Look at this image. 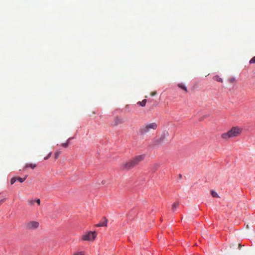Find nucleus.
Returning a JSON list of instances; mask_svg holds the SVG:
<instances>
[{
    "mask_svg": "<svg viewBox=\"0 0 255 255\" xmlns=\"http://www.w3.org/2000/svg\"><path fill=\"white\" fill-rule=\"evenodd\" d=\"M157 127L155 123H148L142 126L139 129V132L142 134H146L151 130H155Z\"/></svg>",
    "mask_w": 255,
    "mask_h": 255,
    "instance_id": "f03ea898",
    "label": "nucleus"
},
{
    "mask_svg": "<svg viewBox=\"0 0 255 255\" xmlns=\"http://www.w3.org/2000/svg\"><path fill=\"white\" fill-rule=\"evenodd\" d=\"M27 177V175L25 176L23 178L18 177L16 178V180H17L19 182L22 183L26 179Z\"/></svg>",
    "mask_w": 255,
    "mask_h": 255,
    "instance_id": "a211bd4d",
    "label": "nucleus"
},
{
    "mask_svg": "<svg viewBox=\"0 0 255 255\" xmlns=\"http://www.w3.org/2000/svg\"><path fill=\"white\" fill-rule=\"evenodd\" d=\"M177 86L179 88H180V89L183 90L184 91H185L186 92H188L187 87L185 86V85L184 84H183V83H179V84H178Z\"/></svg>",
    "mask_w": 255,
    "mask_h": 255,
    "instance_id": "9b49d317",
    "label": "nucleus"
},
{
    "mask_svg": "<svg viewBox=\"0 0 255 255\" xmlns=\"http://www.w3.org/2000/svg\"><path fill=\"white\" fill-rule=\"evenodd\" d=\"M35 202H36L38 205H39L40 204V199H37V200H35Z\"/></svg>",
    "mask_w": 255,
    "mask_h": 255,
    "instance_id": "bb28decb",
    "label": "nucleus"
},
{
    "mask_svg": "<svg viewBox=\"0 0 255 255\" xmlns=\"http://www.w3.org/2000/svg\"><path fill=\"white\" fill-rule=\"evenodd\" d=\"M211 194H212V196L213 197H219V196L217 194V193L214 191H211Z\"/></svg>",
    "mask_w": 255,
    "mask_h": 255,
    "instance_id": "6ab92c4d",
    "label": "nucleus"
},
{
    "mask_svg": "<svg viewBox=\"0 0 255 255\" xmlns=\"http://www.w3.org/2000/svg\"><path fill=\"white\" fill-rule=\"evenodd\" d=\"M135 166L132 159L128 162L123 163L121 165V168L124 170H128Z\"/></svg>",
    "mask_w": 255,
    "mask_h": 255,
    "instance_id": "20e7f679",
    "label": "nucleus"
},
{
    "mask_svg": "<svg viewBox=\"0 0 255 255\" xmlns=\"http://www.w3.org/2000/svg\"><path fill=\"white\" fill-rule=\"evenodd\" d=\"M108 219L106 217H103L100 221V223L97 224L96 227H107L108 223Z\"/></svg>",
    "mask_w": 255,
    "mask_h": 255,
    "instance_id": "0eeeda50",
    "label": "nucleus"
},
{
    "mask_svg": "<svg viewBox=\"0 0 255 255\" xmlns=\"http://www.w3.org/2000/svg\"><path fill=\"white\" fill-rule=\"evenodd\" d=\"M241 247V245L240 244H239V247L240 248Z\"/></svg>",
    "mask_w": 255,
    "mask_h": 255,
    "instance_id": "c85d7f7f",
    "label": "nucleus"
},
{
    "mask_svg": "<svg viewBox=\"0 0 255 255\" xmlns=\"http://www.w3.org/2000/svg\"><path fill=\"white\" fill-rule=\"evenodd\" d=\"M144 158H145V155L143 154H142V155H138L135 156L134 157L132 158V160L133 163H134L135 165L136 166L138 164V163L140 162L143 161L144 159Z\"/></svg>",
    "mask_w": 255,
    "mask_h": 255,
    "instance_id": "423d86ee",
    "label": "nucleus"
},
{
    "mask_svg": "<svg viewBox=\"0 0 255 255\" xmlns=\"http://www.w3.org/2000/svg\"><path fill=\"white\" fill-rule=\"evenodd\" d=\"M146 102H147L146 100L144 99L141 102H137V104L139 105L141 107H144L146 105Z\"/></svg>",
    "mask_w": 255,
    "mask_h": 255,
    "instance_id": "4468645a",
    "label": "nucleus"
},
{
    "mask_svg": "<svg viewBox=\"0 0 255 255\" xmlns=\"http://www.w3.org/2000/svg\"><path fill=\"white\" fill-rule=\"evenodd\" d=\"M97 236L95 232H90L86 235L83 236V240L84 241H93Z\"/></svg>",
    "mask_w": 255,
    "mask_h": 255,
    "instance_id": "39448f33",
    "label": "nucleus"
},
{
    "mask_svg": "<svg viewBox=\"0 0 255 255\" xmlns=\"http://www.w3.org/2000/svg\"><path fill=\"white\" fill-rule=\"evenodd\" d=\"M36 165L34 164H32V163H30V164H28V163H26L25 165V168H27V167H30L32 169H34L36 167Z\"/></svg>",
    "mask_w": 255,
    "mask_h": 255,
    "instance_id": "ddd939ff",
    "label": "nucleus"
},
{
    "mask_svg": "<svg viewBox=\"0 0 255 255\" xmlns=\"http://www.w3.org/2000/svg\"><path fill=\"white\" fill-rule=\"evenodd\" d=\"M159 166L160 165L158 163L153 164L151 167V170L153 172H155L156 170H157V169L159 168Z\"/></svg>",
    "mask_w": 255,
    "mask_h": 255,
    "instance_id": "9d476101",
    "label": "nucleus"
},
{
    "mask_svg": "<svg viewBox=\"0 0 255 255\" xmlns=\"http://www.w3.org/2000/svg\"><path fill=\"white\" fill-rule=\"evenodd\" d=\"M39 224L38 222L31 221L25 224V227L28 230H35L39 227Z\"/></svg>",
    "mask_w": 255,
    "mask_h": 255,
    "instance_id": "7ed1b4c3",
    "label": "nucleus"
},
{
    "mask_svg": "<svg viewBox=\"0 0 255 255\" xmlns=\"http://www.w3.org/2000/svg\"><path fill=\"white\" fill-rule=\"evenodd\" d=\"M72 137H70L67 140V141L66 143H63L62 144V146L64 147H67L68 146V144H69V141L72 139Z\"/></svg>",
    "mask_w": 255,
    "mask_h": 255,
    "instance_id": "f3484780",
    "label": "nucleus"
},
{
    "mask_svg": "<svg viewBox=\"0 0 255 255\" xmlns=\"http://www.w3.org/2000/svg\"><path fill=\"white\" fill-rule=\"evenodd\" d=\"M60 154V152L59 151H57L55 153V157L56 159H57L58 158Z\"/></svg>",
    "mask_w": 255,
    "mask_h": 255,
    "instance_id": "5701e85b",
    "label": "nucleus"
},
{
    "mask_svg": "<svg viewBox=\"0 0 255 255\" xmlns=\"http://www.w3.org/2000/svg\"><path fill=\"white\" fill-rule=\"evenodd\" d=\"M213 79L218 82L223 83V80L219 75H216L213 77Z\"/></svg>",
    "mask_w": 255,
    "mask_h": 255,
    "instance_id": "f8f14e48",
    "label": "nucleus"
},
{
    "mask_svg": "<svg viewBox=\"0 0 255 255\" xmlns=\"http://www.w3.org/2000/svg\"><path fill=\"white\" fill-rule=\"evenodd\" d=\"M156 91H154V92H152L151 93H150V95L151 96H154L155 95H156Z\"/></svg>",
    "mask_w": 255,
    "mask_h": 255,
    "instance_id": "a878e982",
    "label": "nucleus"
},
{
    "mask_svg": "<svg viewBox=\"0 0 255 255\" xmlns=\"http://www.w3.org/2000/svg\"><path fill=\"white\" fill-rule=\"evenodd\" d=\"M178 205H179V204L178 203L175 202V203H173V204L172 205V211L173 212H174L176 210Z\"/></svg>",
    "mask_w": 255,
    "mask_h": 255,
    "instance_id": "dca6fc26",
    "label": "nucleus"
},
{
    "mask_svg": "<svg viewBox=\"0 0 255 255\" xmlns=\"http://www.w3.org/2000/svg\"><path fill=\"white\" fill-rule=\"evenodd\" d=\"M5 199H3L1 200H0V206L1 205L2 203H3L5 201Z\"/></svg>",
    "mask_w": 255,
    "mask_h": 255,
    "instance_id": "cd10ccee",
    "label": "nucleus"
},
{
    "mask_svg": "<svg viewBox=\"0 0 255 255\" xmlns=\"http://www.w3.org/2000/svg\"><path fill=\"white\" fill-rule=\"evenodd\" d=\"M250 63L251 64L252 63H255V56L253 57L250 61Z\"/></svg>",
    "mask_w": 255,
    "mask_h": 255,
    "instance_id": "b1692460",
    "label": "nucleus"
},
{
    "mask_svg": "<svg viewBox=\"0 0 255 255\" xmlns=\"http://www.w3.org/2000/svg\"><path fill=\"white\" fill-rule=\"evenodd\" d=\"M165 139V136H161L160 138H159L158 139L154 141V145H158L161 143L163 142V141Z\"/></svg>",
    "mask_w": 255,
    "mask_h": 255,
    "instance_id": "6e6552de",
    "label": "nucleus"
},
{
    "mask_svg": "<svg viewBox=\"0 0 255 255\" xmlns=\"http://www.w3.org/2000/svg\"><path fill=\"white\" fill-rule=\"evenodd\" d=\"M16 180V178L15 177H12L10 180V183L11 184H13Z\"/></svg>",
    "mask_w": 255,
    "mask_h": 255,
    "instance_id": "4be33fe9",
    "label": "nucleus"
},
{
    "mask_svg": "<svg viewBox=\"0 0 255 255\" xmlns=\"http://www.w3.org/2000/svg\"><path fill=\"white\" fill-rule=\"evenodd\" d=\"M35 202V200H31L28 201V204L29 206H33Z\"/></svg>",
    "mask_w": 255,
    "mask_h": 255,
    "instance_id": "aec40b11",
    "label": "nucleus"
},
{
    "mask_svg": "<svg viewBox=\"0 0 255 255\" xmlns=\"http://www.w3.org/2000/svg\"><path fill=\"white\" fill-rule=\"evenodd\" d=\"M242 131V128L239 127H232L228 132L222 133L221 137L225 140H228L230 138L239 136Z\"/></svg>",
    "mask_w": 255,
    "mask_h": 255,
    "instance_id": "f257e3e1",
    "label": "nucleus"
},
{
    "mask_svg": "<svg viewBox=\"0 0 255 255\" xmlns=\"http://www.w3.org/2000/svg\"><path fill=\"white\" fill-rule=\"evenodd\" d=\"M122 123V121L121 119L119 118L118 117H116L115 118L114 121V126H118L120 124H121Z\"/></svg>",
    "mask_w": 255,
    "mask_h": 255,
    "instance_id": "1a4fd4ad",
    "label": "nucleus"
},
{
    "mask_svg": "<svg viewBox=\"0 0 255 255\" xmlns=\"http://www.w3.org/2000/svg\"><path fill=\"white\" fill-rule=\"evenodd\" d=\"M73 255H85L84 252H75Z\"/></svg>",
    "mask_w": 255,
    "mask_h": 255,
    "instance_id": "412c9836",
    "label": "nucleus"
},
{
    "mask_svg": "<svg viewBox=\"0 0 255 255\" xmlns=\"http://www.w3.org/2000/svg\"><path fill=\"white\" fill-rule=\"evenodd\" d=\"M51 154H52V153L50 152L47 156H46L45 157H44V159L47 160V159H48V158L51 155Z\"/></svg>",
    "mask_w": 255,
    "mask_h": 255,
    "instance_id": "393cba45",
    "label": "nucleus"
},
{
    "mask_svg": "<svg viewBox=\"0 0 255 255\" xmlns=\"http://www.w3.org/2000/svg\"><path fill=\"white\" fill-rule=\"evenodd\" d=\"M228 81L231 84H236V80L234 77H231L228 79Z\"/></svg>",
    "mask_w": 255,
    "mask_h": 255,
    "instance_id": "2eb2a0df",
    "label": "nucleus"
}]
</instances>
